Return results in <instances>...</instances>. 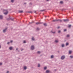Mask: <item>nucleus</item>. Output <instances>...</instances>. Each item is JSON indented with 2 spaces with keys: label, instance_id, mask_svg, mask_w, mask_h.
<instances>
[{
  "label": "nucleus",
  "instance_id": "nucleus-21",
  "mask_svg": "<svg viewBox=\"0 0 73 73\" xmlns=\"http://www.w3.org/2000/svg\"><path fill=\"white\" fill-rule=\"evenodd\" d=\"M54 57V56H53V55H52L51 56V58H53Z\"/></svg>",
  "mask_w": 73,
  "mask_h": 73
},
{
  "label": "nucleus",
  "instance_id": "nucleus-9",
  "mask_svg": "<svg viewBox=\"0 0 73 73\" xmlns=\"http://www.w3.org/2000/svg\"><path fill=\"white\" fill-rule=\"evenodd\" d=\"M19 13H23V11H19Z\"/></svg>",
  "mask_w": 73,
  "mask_h": 73
},
{
  "label": "nucleus",
  "instance_id": "nucleus-40",
  "mask_svg": "<svg viewBox=\"0 0 73 73\" xmlns=\"http://www.w3.org/2000/svg\"><path fill=\"white\" fill-rule=\"evenodd\" d=\"M29 24H32V23H33V22H29Z\"/></svg>",
  "mask_w": 73,
  "mask_h": 73
},
{
  "label": "nucleus",
  "instance_id": "nucleus-29",
  "mask_svg": "<svg viewBox=\"0 0 73 73\" xmlns=\"http://www.w3.org/2000/svg\"><path fill=\"white\" fill-rule=\"evenodd\" d=\"M60 4H62L63 3V1H60Z\"/></svg>",
  "mask_w": 73,
  "mask_h": 73
},
{
  "label": "nucleus",
  "instance_id": "nucleus-11",
  "mask_svg": "<svg viewBox=\"0 0 73 73\" xmlns=\"http://www.w3.org/2000/svg\"><path fill=\"white\" fill-rule=\"evenodd\" d=\"M12 49H13V47H10L9 48V49L11 50H12Z\"/></svg>",
  "mask_w": 73,
  "mask_h": 73
},
{
  "label": "nucleus",
  "instance_id": "nucleus-32",
  "mask_svg": "<svg viewBox=\"0 0 73 73\" xmlns=\"http://www.w3.org/2000/svg\"><path fill=\"white\" fill-rule=\"evenodd\" d=\"M36 24L37 25H38V24H40V23L39 22L36 23Z\"/></svg>",
  "mask_w": 73,
  "mask_h": 73
},
{
  "label": "nucleus",
  "instance_id": "nucleus-35",
  "mask_svg": "<svg viewBox=\"0 0 73 73\" xmlns=\"http://www.w3.org/2000/svg\"><path fill=\"white\" fill-rule=\"evenodd\" d=\"M40 51H38L37 52V53H38V54H40Z\"/></svg>",
  "mask_w": 73,
  "mask_h": 73
},
{
  "label": "nucleus",
  "instance_id": "nucleus-20",
  "mask_svg": "<svg viewBox=\"0 0 73 73\" xmlns=\"http://www.w3.org/2000/svg\"><path fill=\"white\" fill-rule=\"evenodd\" d=\"M70 58H73V55L70 56Z\"/></svg>",
  "mask_w": 73,
  "mask_h": 73
},
{
  "label": "nucleus",
  "instance_id": "nucleus-14",
  "mask_svg": "<svg viewBox=\"0 0 73 73\" xmlns=\"http://www.w3.org/2000/svg\"><path fill=\"white\" fill-rule=\"evenodd\" d=\"M27 67L26 66H25L24 67V70H26L27 69Z\"/></svg>",
  "mask_w": 73,
  "mask_h": 73
},
{
  "label": "nucleus",
  "instance_id": "nucleus-46",
  "mask_svg": "<svg viewBox=\"0 0 73 73\" xmlns=\"http://www.w3.org/2000/svg\"><path fill=\"white\" fill-rule=\"evenodd\" d=\"M9 73V71H7V73Z\"/></svg>",
  "mask_w": 73,
  "mask_h": 73
},
{
  "label": "nucleus",
  "instance_id": "nucleus-13",
  "mask_svg": "<svg viewBox=\"0 0 73 73\" xmlns=\"http://www.w3.org/2000/svg\"><path fill=\"white\" fill-rule=\"evenodd\" d=\"M52 21L53 22H55L56 21H57V19H56L55 20H53Z\"/></svg>",
  "mask_w": 73,
  "mask_h": 73
},
{
  "label": "nucleus",
  "instance_id": "nucleus-42",
  "mask_svg": "<svg viewBox=\"0 0 73 73\" xmlns=\"http://www.w3.org/2000/svg\"><path fill=\"white\" fill-rule=\"evenodd\" d=\"M2 65V63H0V65Z\"/></svg>",
  "mask_w": 73,
  "mask_h": 73
},
{
  "label": "nucleus",
  "instance_id": "nucleus-30",
  "mask_svg": "<svg viewBox=\"0 0 73 73\" xmlns=\"http://www.w3.org/2000/svg\"><path fill=\"white\" fill-rule=\"evenodd\" d=\"M32 40H33V41H34L35 40V38H34L33 37L32 38Z\"/></svg>",
  "mask_w": 73,
  "mask_h": 73
},
{
  "label": "nucleus",
  "instance_id": "nucleus-23",
  "mask_svg": "<svg viewBox=\"0 0 73 73\" xmlns=\"http://www.w3.org/2000/svg\"><path fill=\"white\" fill-rule=\"evenodd\" d=\"M72 53V51H69V54H70Z\"/></svg>",
  "mask_w": 73,
  "mask_h": 73
},
{
  "label": "nucleus",
  "instance_id": "nucleus-33",
  "mask_svg": "<svg viewBox=\"0 0 73 73\" xmlns=\"http://www.w3.org/2000/svg\"><path fill=\"white\" fill-rule=\"evenodd\" d=\"M38 67H40V64H38Z\"/></svg>",
  "mask_w": 73,
  "mask_h": 73
},
{
  "label": "nucleus",
  "instance_id": "nucleus-19",
  "mask_svg": "<svg viewBox=\"0 0 73 73\" xmlns=\"http://www.w3.org/2000/svg\"><path fill=\"white\" fill-rule=\"evenodd\" d=\"M64 46H65V45L64 44H63L62 45V48H63V47H64Z\"/></svg>",
  "mask_w": 73,
  "mask_h": 73
},
{
  "label": "nucleus",
  "instance_id": "nucleus-51",
  "mask_svg": "<svg viewBox=\"0 0 73 73\" xmlns=\"http://www.w3.org/2000/svg\"><path fill=\"white\" fill-rule=\"evenodd\" d=\"M49 0H46L47 1H48Z\"/></svg>",
  "mask_w": 73,
  "mask_h": 73
},
{
  "label": "nucleus",
  "instance_id": "nucleus-47",
  "mask_svg": "<svg viewBox=\"0 0 73 73\" xmlns=\"http://www.w3.org/2000/svg\"><path fill=\"white\" fill-rule=\"evenodd\" d=\"M58 53H60V51H58Z\"/></svg>",
  "mask_w": 73,
  "mask_h": 73
},
{
  "label": "nucleus",
  "instance_id": "nucleus-34",
  "mask_svg": "<svg viewBox=\"0 0 73 73\" xmlns=\"http://www.w3.org/2000/svg\"><path fill=\"white\" fill-rule=\"evenodd\" d=\"M60 28V26H58L57 27V29H59Z\"/></svg>",
  "mask_w": 73,
  "mask_h": 73
},
{
  "label": "nucleus",
  "instance_id": "nucleus-7",
  "mask_svg": "<svg viewBox=\"0 0 73 73\" xmlns=\"http://www.w3.org/2000/svg\"><path fill=\"white\" fill-rule=\"evenodd\" d=\"M35 49V47L33 45L32 46H31V49L32 50H33Z\"/></svg>",
  "mask_w": 73,
  "mask_h": 73
},
{
  "label": "nucleus",
  "instance_id": "nucleus-26",
  "mask_svg": "<svg viewBox=\"0 0 73 73\" xmlns=\"http://www.w3.org/2000/svg\"><path fill=\"white\" fill-rule=\"evenodd\" d=\"M58 33H61V31L59 30L58 32Z\"/></svg>",
  "mask_w": 73,
  "mask_h": 73
},
{
  "label": "nucleus",
  "instance_id": "nucleus-27",
  "mask_svg": "<svg viewBox=\"0 0 73 73\" xmlns=\"http://www.w3.org/2000/svg\"><path fill=\"white\" fill-rule=\"evenodd\" d=\"M70 36V35H67V37H69Z\"/></svg>",
  "mask_w": 73,
  "mask_h": 73
},
{
  "label": "nucleus",
  "instance_id": "nucleus-36",
  "mask_svg": "<svg viewBox=\"0 0 73 73\" xmlns=\"http://www.w3.org/2000/svg\"><path fill=\"white\" fill-rule=\"evenodd\" d=\"M64 32H66V31H67V30H66V29H64Z\"/></svg>",
  "mask_w": 73,
  "mask_h": 73
},
{
  "label": "nucleus",
  "instance_id": "nucleus-18",
  "mask_svg": "<svg viewBox=\"0 0 73 73\" xmlns=\"http://www.w3.org/2000/svg\"><path fill=\"white\" fill-rule=\"evenodd\" d=\"M55 42H56V43H57V42H58V41L57 40H56L55 41Z\"/></svg>",
  "mask_w": 73,
  "mask_h": 73
},
{
  "label": "nucleus",
  "instance_id": "nucleus-57",
  "mask_svg": "<svg viewBox=\"0 0 73 73\" xmlns=\"http://www.w3.org/2000/svg\"><path fill=\"white\" fill-rule=\"evenodd\" d=\"M67 1H68V0H67Z\"/></svg>",
  "mask_w": 73,
  "mask_h": 73
},
{
  "label": "nucleus",
  "instance_id": "nucleus-22",
  "mask_svg": "<svg viewBox=\"0 0 73 73\" xmlns=\"http://www.w3.org/2000/svg\"><path fill=\"white\" fill-rule=\"evenodd\" d=\"M27 13H32V11H27L26 12Z\"/></svg>",
  "mask_w": 73,
  "mask_h": 73
},
{
  "label": "nucleus",
  "instance_id": "nucleus-38",
  "mask_svg": "<svg viewBox=\"0 0 73 73\" xmlns=\"http://www.w3.org/2000/svg\"><path fill=\"white\" fill-rule=\"evenodd\" d=\"M30 5H32V3L31 2L29 3Z\"/></svg>",
  "mask_w": 73,
  "mask_h": 73
},
{
  "label": "nucleus",
  "instance_id": "nucleus-16",
  "mask_svg": "<svg viewBox=\"0 0 73 73\" xmlns=\"http://www.w3.org/2000/svg\"><path fill=\"white\" fill-rule=\"evenodd\" d=\"M44 26H45V27H46V26H47V24H46V23H44Z\"/></svg>",
  "mask_w": 73,
  "mask_h": 73
},
{
  "label": "nucleus",
  "instance_id": "nucleus-52",
  "mask_svg": "<svg viewBox=\"0 0 73 73\" xmlns=\"http://www.w3.org/2000/svg\"><path fill=\"white\" fill-rule=\"evenodd\" d=\"M27 4V3H24V4Z\"/></svg>",
  "mask_w": 73,
  "mask_h": 73
},
{
  "label": "nucleus",
  "instance_id": "nucleus-12",
  "mask_svg": "<svg viewBox=\"0 0 73 73\" xmlns=\"http://www.w3.org/2000/svg\"><path fill=\"white\" fill-rule=\"evenodd\" d=\"M57 21H60V22H62V20H61L59 19H57Z\"/></svg>",
  "mask_w": 73,
  "mask_h": 73
},
{
  "label": "nucleus",
  "instance_id": "nucleus-6",
  "mask_svg": "<svg viewBox=\"0 0 73 73\" xmlns=\"http://www.w3.org/2000/svg\"><path fill=\"white\" fill-rule=\"evenodd\" d=\"M64 21V22H66L67 21H69V19H63V20Z\"/></svg>",
  "mask_w": 73,
  "mask_h": 73
},
{
  "label": "nucleus",
  "instance_id": "nucleus-44",
  "mask_svg": "<svg viewBox=\"0 0 73 73\" xmlns=\"http://www.w3.org/2000/svg\"><path fill=\"white\" fill-rule=\"evenodd\" d=\"M9 43H10V42H8L7 44H9Z\"/></svg>",
  "mask_w": 73,
  "mask_h": 73
},
{
  "label": "nucleus",
  "instance_id": "nucleus-8",
  "mask_svg": "<svg viewBox=\"0 0 73 73\" xmlns=\"http://www.w3.org/2000/svg\"><path fill=\"white\" fill-rule=\"evenodd\" d=\"M49 72H50V71H49V70H47L46 71V73H49Z\"/></svg>",
  "mask_w": 73,
  "mask_h": 73
},
{
  "label": "nucleus",
  "instance_id": "nucleus-48",
  "mask_svg": "<svg viewBox=\"0 0 73 73\" xmlns=\"http://www.w3.org/2000/svg\"><path fill=\"white\" fill-rule=\"evenodd\" d=\"M16 50H18V48H17L16 49Z\"/></svg>",
  "mask_w": 73,
  "mask_h": 73
},
{
  "label": "nucleus",
  "instance_id": "nucleus-43",
  "mask_svg": "<svg viewBox=\"0 0 73 73\" xmlns=\"http://www.w3.org/2000/svg\"><path fill=\"white\" fill-rule=\"evenodd\" d=\"M24 50V49H21V51H22V50Z\"/></svg>",
  "mask_w": 73,
  "mask_h": 73
},
{
  "label": "nucleus",
  "instance_id": "nucleus-4",
  "mask_svg": "<svg viewBox=\"0 0 73 73\" xmlns=\"http://www.w3.org/2000/svg\"><path fill=\"white\" fill-rule=\"evenodd\" d=\"M65 58V55L62 56L61 57V60H64Z\"/></svg>",
  "mask_w": 73,
  "mask_h": 73
},
{
  "label": "nucleus",
  "instance_id": "nucleus-3",
  "mask_svg": "<svg viewBox=\"0 0 73 73\" xmlns=\"http://www.w3.org/2000/svg\"><path fill=\"white\" fill-rule=\"evenodd\" d=\"M7 29L8 27H7L4 30H3V33H5V32H6Z\"/></svg>",
  "mask_w": 73,
  "mask_h": 73
},
{
  "label": "nucleus",
  "instance_id": "nucleus-31",
  "mask_svg": "<svg viewBox=\"0 0 73 73\" xmlns=\"http://www.w3.org/2000/svg\"><path fill=\"white\" fill-rule=\"evenodd\" d=\"M11 2L12 3H13V2H14V0H11Z\"/></svg>",
  "mask_w": 73,
  "mask_h": 73
},
{
  "label": "nucleus",
  "instance_id": "nucleus-50",
  "mask_svg": "<svg viewBox=\"0 0 73 73\" xmlns=\"http://www.w3.org/2000/svg\"><path fill=\"white\" fill-rule=\"evenodd\" d=\"M39 23L40 24H42V23L40 22V23Z\"/></svg>",
  "mask_w": 73,
  "mask_h": 73
},
{
  "label": "nucleus",
  "instance_id": "nucleus-58",
  "mask_svg": "<svg viewBox=\"0 0 73 73\" xmlns=\"http://www.w3.org/2000/svg\"><path fill=\"white\" fill-rule=\"evenodd\" d=\"M64 41H66V40H65Z\"/></svg>",
  "mask_w": 73,
  "mask_h": 73
},
{
  "label": "nucleus",
  "instance_id": "nucleus-54",
  "mask_svg": "<svg viewBox=\"0 0 73 73\" xmlns=\"http://www.w3.org/2000/svg\"><path fill=\"white\" fill-rule=\"evenodd\" d=\"M7 25H8V24H7Z\"/></svg>",
  "mask_w": 73,
  "mask_h": 73
},
{
  "label": "nucleus",
  "instance_id": "nucleus-15",
  "mask_svg": "<svg viewBox=\"0 0 73 73\" xmlns=\"http://www.w3.org/2000/svg\"><path fill=\"white\" fill-rule=\"evenodd\" d=\"M36 30H37V31H40V29L39 28H38L37 27L36 28Z\"/></svg>",
  "mask_w": 73,
  "mask_h": 73
},
{
  "label": "nucleus",
  "instance_id": "nucleus-5",
  "mask_svg": "<svg viewBox=\"0 0 73 73\" xmlns=\"http://www.w3.org/2000/svg\"><path fill=\"white\" fill-rule=\"evenodd\" d=\"M0 20L3 19V16L1 15H0Z\"/></svg>",
  "mask_w": 73,
  "mask_h": 73
},
{
  "label": "nucleus",
  "instance_id": "nucleus-41",
  "mask_svg": "<svg viewBox=\"0 0 73 73\" xmlns=\"http://www.w3.org/2000/svg\"><path fill=\"white\" fill-rule=\"evenodd\" d=\"M11 42H13V40H11L10 41Z\"/></svg>",
  "mask_w": 73,
  "mask_h": 73
},
{
  "label": "nucleus",
  "instance_id": "nucleus-49",
  "mask_svg": "<svg viewBox=\"0 0 73 73\" xmlns=\"http://www.w3.org/2000/svg\"><path fill=\"white\" fill-rule=\"evenodd\" d=\"M36 11H35L34 13H36Z\"/></svg>",
  "mask_w": 73,
  "mask_h": 73
},
{
  "label": "nucleus",
  "instance_id": "nucleus-1",
  "mask_svg": "<svg viewBox=\"0 0 73 73\" xmlns=\"http://www.w3.org/2000/svg\"><path fill=\"white\" fill-rule=\"evenodd\" d=\"M3 12H5L4 13V14L5 15H7L8 13V10L3 9Z\"/></svg>",
  "mask_w": 73,
  "mask_h": 73
},
{
  "label": "nucleus",
  "instance_id": "nucleus-39",
  "mask_svg": "<svg viewBox=\"0 0 73 73\" xmlns=\"http://www.w3.org/2000/svg\"><path fill=\"white\" fill-rule=\"evenodd\" d=\"M61 10L62 11H64V9H61Z\"/></svg>",
  "mask_w": 73,
  "mask_h": 73
},
{
  "label": "nucleus",
  "instance_id": "nucleus-37",
  "mask_svg": "<svg viewBox=\"0 0 73 73\" xmlns=\"http://www.w3.org/2000/svg\"><path fill=\"white\" fill-rule=\"evenodd\" d=\"M23 43H26V41H25V40H24L23 41Z\"/></svg>",
  "mask_w": 73,
  "mask_h": 73
},
{
  "label": "nucleus",
  "instance_id": "nucleus-56",
  "mask_svg": "<svg viewBox=\"0 0 73 73\" xmlns=\"http://www.w3.org/2000/svg\"><path fill=\"white\" fill-rule=\"evenodd\" d=\"M45 17H46V16H45Z\"/></svg>",
  "mask_w": 73,
  "mask_h": 73
},
{
  "label": "nucleus",
  "instance_id": "nucleus-45",
  "mask_svg": "<svg viewBox=\"0 0 73 73\" xmlns=\"http://www.w3.org/2000/svg\"><path fill=\"white\" fill-rule=\"evenodd\" d=\"M49 73H52L51 71H50Z\"/></svg>",
  "mask_w": 73,
  "mask_h": 73
},
{
  "label": "nucleus",
  "instance_id": "nucleus-17",
  "mask_svg": "<svg viewBox=\"0 0 73 73\" xmlns=\"http://www.w3.org/2000/svg\"><path fill=\"white\" fill-rule=\"evenodd\" d=\"M66 46H68V45H69V43L68 42H66Z\"/></svg>",
  "mask_w": 73,
  "mask_h": 73
},
{
  "label": "nucleus",
  "instance_id": "nucleus-2",
  "mask_svg": "<svg viewBox=\"0 0 73 73\" xmlns=\"http://www.w3.org/2000/svg\"><path fill=\"white\" fill-rule=\"evenodd\" d=\"M11 20L12 21H14V19L12 18H11L10 16H9V18H8L7 19V21H9V20Z\"/></svg>",
  "mask_w": 73,
  "mask_h": 73
},
{
  "label": "nucleus",
  "instance_id": "nucleus-10",
  "mask_svg": "<svg viewBox=\"0 0 73 73\" xmlns=\"http://www.w3.org/2000/svg\"><path fill=\"white\" fill-rule=\"evenodd\" d=\"M56 33V32L54 31V32H53V31H51L50 32V33H53V34L55 33Z\"/></svg>",
  "mask_w": 73,
  "mask_h": 73
},
{
  "label": "nucleus",
  "instance_id": "nucleus-53",
  "mask_svg": "<svg viewBox=\"0 0 73 73\" xmlns=\"http://www.w3.org/2000/svg\"><path fill=\"white\" fill-rule=\"evenodd\" d=\"M1 45H0V48H1Z\"/></svg>",
  "mask_w": 73,
  "mask_h": 73
},
{
  "label": "nucleus",
  "instance_id": "nucleus-28",
  "mask_svg": "<svg viewBox=\"0 0 73 73\" xmlns=\"http://www.w3.org/2000/svg\"><path fill=\"white\" fill-rule=\"evenodd\" d=\"M45 11V9H43L42 10H40V11H41V12H43V11Z\"/></svg>",
  "mask_w": 73,
  "mask_h": 73
},
{
  "label": "nucleus",
  "instance_id": "nucleus-55",
  "mask_svg": "<svg viewBox=\"0 0 73 73\" xmlns=\"http://www.w3.org/2000/svg\"><path fill=\"white\" fill-rule=\"evenodd\" d=\"M54 70L56 71V70Z\"/></svg>",
  "mask_w": 73,
  "mask_h": 73
},
{
  "label": "nucleus",
  "instance_id": "nucleus-25",
  "mask_svg": "<svg viewBox=\"0 0 73 73\" xmlns=\"http://www.w3.org/2000/svg\"><path fill=\"white\" fill-rule=\"evenodd\" d=\"M47 69V67H45L44 68V70H46Z\"/></svg>",
  "mask_w": 73,
  "mask_h": 73
},
{
  "label": "nucleus",
  "instance_id": "nucleus-24",
  "mask_svg": "<svg viewBox=\"0 0 73 73\" xmlns=\"http://www.w3.org/2000/svg\"><path fill=\"white\" fill-rule=\"evenodd\" d=\"M71 27H72V25H68V26L69 28H71Z\"/></svg>",
  "mask_w": 73,
  "mask_h": 73
}]
</instances>
